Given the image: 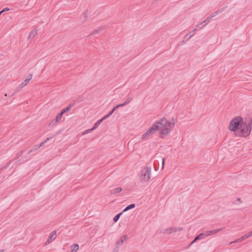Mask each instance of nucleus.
Returning <instances> with one entry per match:
<instances>
[{"mask_svg": "<svg viewBox=\"0 0 252 252\" xmlns=\"http://www.w3.org/2000/svg\"><path fill=\"white\" fill-rule=\"evenodd\" d=\"M157 124L161 126V129L160 131V137L163 138L162 135H167L170 132L171 129L175 126L174 119L172 118L171 121H168L165 118H162L158 121H157Z\"/></svg>", "mask_w": 252, "mask_h": 252, "instance_id": "nucleus-1", "label": "nucleus"}, {"mask_svg": "<svg viewBox=\"0 0 252 252\" xmlns=\"http://www.w3.org/2000/svg\"><path fill=\"white\" fill-rule=\"evenodd\" d=\"M252 120L251 119L249 118L245 121H244L243 126L239 129L238 131H236L235 135L240 137H246L249 136L252 130Z\"/></svg>", "mask_w": 252, "mask_h": 252, "instance_id": "nucleus-2", "label": "nucleus"}, {"mask_svg": "<svg viewBox=\"0 0 252 252\" xmlns=\"http://www.w3.org/2000/svg\"><path fill=\"white\" fill-rule=\"evenodd\" d=\"M244 124V119L241 116H236L233 118L230 122L229 125V129L231 131H238L239 129L243 126Z\"/></svg>", "mask_w": 252, "mask_h": 252, "instance_id": "nucleus-3", "label": "nucleus"}, {"mask_svg": "<svg viewBox=\"0 0 252 252\" xmlns=\"http://www.w3.org/2000/svg\"><path fill=\"white\" fill-rule=\"evenodd\" d=\"M151 167H145L141 171V180L148 181L151 178Z\"/></svg>", "mask_w": 252, "mask_h": 252, "instance_id": "nucleus-4", "label": "nucleus"}, {"mask_svg": "<svg viewBox=\"0 0 252 252\" xmlns=\"http://www.w3.org/2000/svg\"><path fill=\"white\" fill-rule=\"evenodd\" d=\"M157 122L156 121L149 129V132L151 133L152 134H154L156 132L161 130V126L158 125L157 124Z\"/></svg>", "mask_w": 252, "mask_h": 252, "instance_id": "nucleus-5", "label": "nucleus"}, {"mask_svg": "<svg viewBox=\"0 0 252 252\" xmlns=\"http://www.w3.org/2000/svg\"><path fill=\"white\" fill-rule=\"evenodd\" d=\"M63 114L62 113L60 112L56 116L55 119H53L49 124V126H52L55 125L57 123L60 121L61 120Z\"/></svg>", "mask_w": 252, "mask_h": 252, "instance_id": "nucleus-6", "label": "nucleus"}, {"mask_svg": "<svg viewBox=\"0 0 252 252\" xmlns=\"http://www.w3.org/2000/svg\"><path fill=\"white\" fill-rule=\"evenodd\" d=\"M222 228H218L214 230H208L206 231L205 232H204L205 234V237H208L209 236H211L212 235L215 234L217 233L218 232H220V230H221Z\"/></svg>", "mask_w": 252, "mask_h": 252, "instance_id": "nucleus-7", "label": "nucleus"}, {"mask_svg": "<svg viewBox=\"0 0 252 252\" xmlns=\"http://www.w3.org/2000/svg\"><path fill=\"white\" fill-rule=\"evenodd\" d=\"M205 234L204 232L200 233L199 235L196 236L194 239L193 240V241L191 242L190 245L194 243L198 240H200L203 239L205 238Z\"/></svg>", "mask_w": 252, "mask_h": 252, "instance_id": "nucleus-8", "label": "nucleus"}, {"mask_svg": "<svg viewBox=\"0 0 252 252\" xmlns=\"http://www.w3.org/2000/svg\"><path fill=\"white\" fill-rule=\"evenodd\" d=\"M88 11H85L79 17V20L81 22H85L88 19Z\"/></svg>", "mask_w": 252, "mask_h": 252, "instance_id": "nucleus-9", "label": "nucleus"}, {"mask_svg": "<svg viewBox=\"0 0 252 252\" xmlns=\"http://www.w3.org/2000/svg\"><path fill=\"white\" fill-rule=\"evenodd\" d=\"M193 35V34H190L189 33L186 34L184 36V39L181 42V45L184 44L185 43H186L188 40H189L192 36Z\"/></svg>", "mask_w": 252, "mask_h": 252, "instance_id": "nucleus-10", "label": "nucleus"}, {"mask_svg": "<svg viewBox=\"0 0 252 252\" xmlns=\"http://www.w3.org/2000/svg\"><path fill=\"white\" fill-rule=\"evenodd\" d=\"M249 237H250V236L248 235V233H247L245 235H244L242 237H240L239 239H236L235 241L232 242L230 243L232 244V243H234L240 242L242 241L243 240H245V239L248 238Z\"/></svg>", "mask_w": 252, "mask_h": 252, "instance_id": "nucleus-11", "label": "nucleus"}, {"mask_svg": "<svg viewBox=\"0 0 252 252\" xmlns=\"http://www.w3.org/2000/svg\"><path fill=\"white\" fill-rule=\"evenodd\" d=\"M128 238V236L126 234L124 235L123 236H122L120 240L117 242V245H120L122 244L125 241H126Z\"/></svg>", "mask_w": 252, "mask_h": 252, "instance_id": "nucleus-12", "label": "nucleus"}, {"mask_svg": "<svg viewBox=\"0 0 252 252\" xmlns=\"http://www.w3.org/2000/svg\"><path fill=\"white\" fill-rule=\"evenodd\" d=\"M102 122V120H101L99 119L98 120V121H97V122L94 124L93 127L91 128V129H88V131H92V130H94V129H95Z\"/></svg>", "mask_w": 252, "mask_h": 252, "instance_id": "nucleus-13", "label": "nucleus"}, {"mask_svg": "<svg viewBox=\"0 0 252 252\" xmlns=\"http://www.w3.org/2000/svg\"><path fill=\"white\" fill-rule=\"evenodd\" d=\"M56 234V231L54 230V231H53L50 234V235L48 238V240L47 241V242L48 243H50L53 239H55L56 237H54V238L53 237Z\"/></svg>", "mask_w": 252, "mask_h": 252, "instance_id": "nucleus-14", "label": "nucleus"}, {"mask_svg": "<svg viewBox=\"0 0 252 252\" xmlns=\"http://www.w3.org/2000/svg\"><path fill=\"white\" fill-rule=\"evenodd\" d=\"M151 134H152L151 133L149 132V130L148 129L146 132L142 135L141 140L142 141L145 140L147 138H149Z\"/></svg>", "mask_w": 252, "mask_h": 252, "instance_id": "nucleus-15", "label": "nucleus"}, {"mask_svg": "<svg viewBox=\"0 0 252 252\" xmlns=\"http://www.w3.org/2000/svg\"><path fill=\"white\" fill-rule=\"evenodd\" d=\"M177 231V228L175 227H171L168 229H166L165 230V232L167 234H171L173 232H175Z\"/></svg>", "mask_w": 252, "mask_h": 252, "instance_id": "nucleus-16", "label": "nucleus"}, {"mask_svg": "<svg viewBox=\"0 0 252 252\" xmlns=\"http://www.w3.org/2000/svg\"><path fill=\"white\" fill-rule=\"evenodd\" d=\"M135 207V204L134 203H132V204H130L129 205H128V206H127L124 210L123 211H122L123 213L125 212H126L129 210H130V209H133Z\"/></svg>", "mask_w": 252, "mask_h": 252, "instance_id": "nucleus-17", "label": "nucleus"}, {"mask_svg": "<svg viewBox=\"0 0 252 252\" xmlns=\"http://www.w3.org/2000/svg\"><path fill=\"white\" fill-rule=\"evenodd\" d=\"M53 137L51 136V137H48L45 140H44L43 141H42L40 144V145L37 147L36 148H35L34 149V150H37L38 148H39L40 147H41L42 146H43L44 144H45L46 143H47V142L48 141H49V140H50L51 139H52Z\"/></svg>", "mask_w": 252, "mask_h": 252, "instance_id": "nucleus-18", "label": "nucleus"}, {"mask_svg": "<svg viewBox=\"0 0 252 252\" xmlns=\"http://www.w3.org/2000/svg\"><path fill=\"white\" fill-rule=\"evenodd\" d=\"M122 190V188L119 187V188H114V189H112L111 190V192L112 194H117V193L120 192Z\"/></svg>", "mask_w": 252, "mask_h": 252, "instance_id": "nucleus-19", "label": "nucleus"}, {"mask_svg": "<svg viewBox=\"0 0 252 252\" xmlns=\"http://www.w3.org/2000/svg\"><path fill=\"white\" fill-rule=\"evenodd\" d=\"M79 246L77 244H73L71 246V252H77L79 249Z\"/></svg>", "mask_w": 252, "mask_h": 252, "instance_id": "nucleus-20", "label": "nucleus"}, {"mask_svg": "<svg viewBox=\"0 0 252 252\" xmlns=\"http://www.w3.org/2000/svg\"><path fill=\"white\" fill-rule=\"evenodd\" d=\"M29 80L25 79L19 86V89L20 90L24 88L29 83Z\"/></svg>", "mask_w": 252, "mask_h": 252, "instance_id": "nucleus-21", "label": "nucleus"}, {"mask_svg": "<svg viewBox=\"0 0 252 252\" xmlns=\"http://www.w3.org/2000/svg\"><path fill=\"white\" fill-rule=\"evenodd\" d=\"M212 19V18H210V16H209V17H208L207 18V19L204 20L203 22H201L200 23V25H201L202 26H205L207 24V23H208L210 21V20Z\"/></svg>", "mask_w": 252, "mask_h": 252, "instance_id": "nucleus-22", "label": "nucleus"}, {"mask_svg": "<svg viewBox=\"0 0 252 252\" xmlns=\"http://www.w3.org/2000/svg\"><path fill=\"white\" fill-rule=\"evenodd\" d=\"M123 213L122 212L120 213L117 214L114 218H113V221L115 222H117V221L119 220L120 216L122 215Z\"/></svg>", "mask_w": 252, "mask_h": 252, "instance_id": "nucleus-23", "label": "nucleus"}, {"mask_svg": "<svg viewBox=\"0 0 252 252\" xmlns=\"http://www.w3.org/2000/svg\"><path fill=\"white\" fill-rule=\"evenodd\" d=\"M106 30V26L105 25H103L98 27L95 30V32H98L99 31H105Z\"/></svg>", "mask_w": 252, "mask_h": 252, "instance_id": "nucleus-24", "label": "nucleus"}, {"mask_svg": "<svg viewBox=\"0 0 252 252\" xmlns=\"http://www.w3.org/2000/svg\"><path fill=\"white\" fill-rule=\"evenodd\" d=\"M221 12V11H220V10H218V11H216V12H213L210 15V18H213L214 17H215L216 16H217L218 14H219V13H220Z\"/></svg>", "mask_w": 252, "mask_h": 252, "instance_id": "nucleus-25", "label": "nucleus"}, {"mask_svg": "<svg viewBox=\"0 0 252 252\" xmlns=\"http://www.w3.org/2000/svg\"><path fill=\"white\" fill-rule=\"evenodd\" d=\"M70 110V109L69 108V107L67 106L65 108L62 109L60 112L62 113V114H63L69 111Z\"/></svg>", "mask_w": 252, "mask_h": 252, "instance_id": "nucleus-26", "label": "nucleus"}, {"mask_svg": "<svg viewBox=\"0 0 252 252\" xmlns=\"http://www.w3.org/2000/svg\"><path fill=\"white\" fill-rule=\"evenodd\" d=\"M11 161H12V160H10L9 162H8L6 163L5 166H4L3 167L0 166V170H3L4 169H5V168H7L9 166V164L11 163Z\"/></svg>", "mask_w": 252, "mask_h": 252, "instance_id": "nucleus-27", "label": "nucleus"}, {"mask_svg": "<svg viewBox=\"0 0 252 252\" xmlns=\"http://www.w3.org/2000/svg\"><path fill=\"white\" fill-rule=\"evenodd\" d=\"M37 34V32H30V34L28 36V38H33L35 37Z\"/></svg>", "mask_w": 252, "mask_h": 252, "instance_id": "nucleus-28", "label": "nucleus"}, {"mask_svg": "<svg viewBox=\"0 0 252 252\" xmlns=\"http://www.w3.org/2000/svg\"><path fill=\"white\" fill-rule=\"evenodd\" d=\"M23 151H19L17 154H16V156L15 157V158H14V159H15L16 158H18L19 157H21L23 154Z\"/></svg>", "mask_w": 252, "mask_h": 252, "instance_id": "nucleus-29", "label": "nucleus"}, {"mask_svg": "<svg viewBox=\"0 0 252 252\" xmlns=\"http://www.w3.org/2000/svg\"><path fill=\"white\" fill-rule=\"evenodd\" d=\"M204 26H202L201 25H200V23L196 26V28L194 29L193 32H195V31H198L200 29H201Z\"/></svg>", "mask_w": 252, "mask_h": 252, "instance_id": "nucleus-30", "label": "nucleus"}, {"mask_svg": "<svg viewBox=\"0 0 252 252\" xmlns=\"http://www.w3.org/2000/svg\"><path fill=\"white\" fill-rule=\"evenodd\" d=\"M27 160V159L25 160V159H20L19 160H18L17 161H16V163L17 164H20L21 163L25 162Z\"/></svg>", "mask_w": 252, "mask_h": 252, "instance_id": "nucleus-31", "label": "nucleus"}, {"mask_svg": "<svg viewBox=\"0 0 252 252\" xmlns=\"http://www.w3.org/2000/svg\"><path fill=\"white\" fill-rule=\"evenodd\" d=\"M110 116L108 115V114L107 115H105V116H104L101 119V120H102V121H104V120L107 119L108 118H109Z\"/></svg>", "mask_w": 252, "mask_h": 252, "instance_id": "nucleus-32", "label": "nucleus"}, {"mask_svg": "<svg viewBox=\"0 0 252 252\" xmlns=\"http://www.w3.org/2000/svg\"><path fill=\"white\" fill-rule=\"evenodd\" d=\"M76 101H75L73 103H70L67 106L69 107L70 109L74 105Z\"/></svg>", "mask_w": 252, "mask_h": 252, "instance_id": "nucleus-33", "label": "nucleus"}, {"mask_svg": "<svg viewBox=\"0 0 252 252\" xmlns=\"http://www.w3.org/2000/svg\"><path fill=\"white\" fill-rule=\"evenodd\" d=\"M9 10V8H7V7H6L4 9H3L1 11H0L1 12V13H2L3 12H6V11H8Z\"/></svg>", "mask_w": 252, "mask_h": 252, "instance_id": "nucleus-34", "label": "nucleus"}, {"mask_svg": "<svg viewBox=\"0 0 252 252\" xmlns=\"http://www.w3.org/2000/svg\"><path fill=\"white\" fill-rule=\"evenodd\" d=\"M32 74H29V75L28 76V77H27V78L26 79H27V80H29V82H30V81L32 79Z\"/></svg>", "mask_w": 252, "mask_h": 252, "instance_id": "nucleus-35", "label": "nucleus"}, {"mask_svg": "<svg viewBox=\"0 0 252 252\" xmlns=\"http://www.w3.org/2000/svg\"><path fill=\"white\" fill-rule=\"evenodd\" d=\"M132 100V97H128L127 99L126 100V103H129Z\"/></svg>", "mask_w": 252, "mask_h": 252, "instance_id": "nucleus-36", "label": "nucleus"}, {"mask_svg": "<svg viewBox=\"0 0 252 252\" xmlns=\"http://www.w3.org/2000/svg\"><path fill=\"white\" fill-rule=\"evenodd\" d=\"M114 112V111L112 109L110 111H109L108 113V115L110 117L113 113Z\"/></svg>", "mask_w": 252, "mask_h": 252, "instance_id": "nucleus-37", "label": "nucleus"}, {"mask_svg": "<svg viewBox=\"0 0 252 252\" xmlns=\"http://www.w3.org/2000/svg\"><path fill=\"white\" fill-rule=\"evenodd\" d=\"M118 108H119V106L118 105H117L116 106H115L112 109L114 111H115L117 109H118Z\"/></svg>", "mask_w": 252, "mask_h": 252, "instance_id": "nucleus-38", "label": "nucleus"}, {"mask_svg": "<svg viewBox=\"0 0 252 252\" xmlns=\"http://www.w3.org/2000/svg\"><path fill=\"white\" fill-rule=\"evenodd\" d=\"M164 161H165V159H164V158H162V169H163V167H164Z\"/></svg>", "mask_w": 252, "mask_h": 252, "instance_id": "nucleus-39", "label": "nucleus"}, {"mask_svg": "<svg viewBox=\"0 0 252 252\" xmlns=\"http://www.w3.org/2000/svg\"><path fill=\"white\" fill-rule=\"evenodd\" d=\"M35 151V150H34V149H33V150H32H32H30V151L28 152V154H31L32 151Z\"/></svg>", "mask_w": 252, "mask_h": 252, "instance_id": "nucleus-40", "label": "nucleus"}, {"mask_svg": "<svg viewBox=\"0 0 252 252\" xmlns=\"http://www.w3.org/2000/svg\"><path fill=\"white\" fill-rule=\"evenodd\" d=\"M248 234L249 235V236L251 237L252 235V231L248 232Z\"/></svg>", "mask_w": 252, "mask_h": 252, "instance_id": "nucleus-41", "label": "nucleus"}, {"mask_svg": "<svg viewBox=\"0 0 252 252\" xmlns=\"http://www.w3.org/2000/svg\"><path fill=\"white\" fill-rule=\"evenodd\" d=\"M118 105L119 107L124 106L123 103L119 104Z\"/></svg>", "mask_w": 252, "mask_h": 252, "instance_id": "nucleus-42", "label": "nucleus"}, {"mask_svg": "<svg viewBox=\"0 0 252 252\" xmlns=\"http://www.w3.org/2000/svg\"><path fill=\"white\" fill-rule=\"evenodd\" d=\"M154 167H155V170H157L156 163L155 162H154Z\"/></svg>", "mask_w": 252, "mask_h": 252, "instance_id": "nucleus-43", "label": "nucleus"}, {"mask_svg": "<svg viewBox=\"0 0 252 252\" xmlns=\"http://www.w3.org/2000/svg\"><path fill=\"white\" fill-rule=\"evenodd\" d=\"M123 105L124 106H125L127 104H128V103H126V101L125 102H124V103H123Z\"/></svg>", "mask_w": 252, "mask_h": 252, "instance_id": "nucleus-44", "label": "nucleus"}, {"mask_svg": "<svg viewBox=\"0 0 252 252\" xmlns=\"http://www.w3.org/2000/svg\"><path fill=\"white\" fill-rule=\"evenodd\" d=\"M237 201L241 202V198H238L237 199Z\"/></svg>", "mask_w": 252, "mask_h": 252, "instance_id": "nucleus-45", "label": "nucleus"}, {"mask_svg": "<svg viewBox=\"0 0 252 252\" xmlns=\"http://www.w3.org/2000/svg\"><path fill=\"white\" fill-rule=\"evenodd\" d=\"M90 131H88V130H86L85 131H84V133H88V132H89Z\"/></svg>", "mask_w": 252, "mask_h": 252, "instance_id": "nucleus-46", "label": "nucleus"}, {"mask_svg": "<svg viewBox=\"0 0 252 252\" xmlns=\"http://www.w3.org/2000/svg\"><path fill=\"white\" fill-rule=\"evenodd\" d=\"M4 252V250H0V252Z\"/></svg>", "mask_w": 252, "mask_h": 252, "instance_id": "nucleus-47", "label": "nucleus"}, {"mask_svg": "<svg viewBox=\"0 0 252 252\" xmlns=\"http://www.w3.org/2000/svg\"><path fill=\"white\" fill-rule=\"evenodd\" d=\"M232 203H233V204H236V202L235 201H233V202H232Z\"/></svg>", "mask_w": 252, "mask_h": 252, "instance_id": "nucleus-48", "label": "nucleus"}, {"mask_svg": "<svg viewBox=\"0 0 252 252\" xmlns=\"http://www.w3.org/2000/svg\"><path fill=\"white\" fill-rule=\"evenodd\" d=\"M1 14H2V13H1V11H0V16L1 15Z\"/></svg>", "mask_w": 252, "mask_h": 252, "instance_id": "nucleus-49", "label": "nucleus"}]
</instances>
